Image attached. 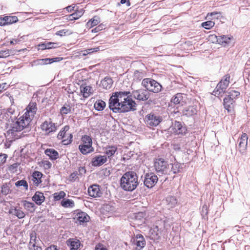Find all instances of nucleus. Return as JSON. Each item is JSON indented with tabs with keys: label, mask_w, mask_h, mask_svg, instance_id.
Instances as JSON below:
<instances>
[{
	"label": "nucleus",
	"mask_w": 250,
	"mask_h": 250,
	"mask_svg": "<svg viewBox=\"0 0 250 250\" xmlns=\"http://www.w3.org/2000/svg\"><path fill=\"white\" fill-rule=\"evenodd\" d=\"M30 123L29 119H25L22 116L17 119L15 122L13 120L12 122H11L9 126V128L7 131V136H9L12 139H17V133L26 128Z\"/></svg>",
	"instance_id": "2"
},
{
	"label": "nucleus",
	"mask_w": 250,
	"mask_h": 250,
	"mask_svg": "<svg viewBox=\"0 0 250 250\" xmlns=\"http://www.w3.org/2000/svg\"><path fill=\"white\" fill-rule=\"evenodd\" d=\"M165 222L162 220H160L156 221L153 227H157L158 231L162 232L165 229Z\"/></svg>",
	"instance_id": "44"
},
{
	"label": "nucleus",
	"mask_w": 250,
	"mask_h": 250,
	"mask_svg": "<svg viewBox=\"0 0 250 250\" xmlns=\"http://www.w3.org/2000/svg\"><path fill=\"white\" fill-rule=\"evenodd\" d=\"M138 184V176L133 171L125 172L120 180L121 187L125 191H132L134 190L136 188Z\"/></svg>",
	"instance_id": "1"
},
{
	"label": "nucleus",
	"mask_w": 250,
	"mask_h": 250,
	"mask_svg": "<svg viewBox=\"0 0 250 250\" xmlns=\"http://www.w3.org/2000/svg\"><path fill=\"white\" fill-rule=\"evenodd\" d=\"M66 196V193L63 191H60L59 192H55L53 194V201H58L64 198Z\"/></svg>",
	"instance_id": "37"
},
{
	"label": "nucleus",
	"mask_w": 250,
	"mask_h": 250,
	"mask_svg": "<svg viewBox=\"0 0 250 250\" xmlns=\"http://www.w3.org/2000/svg\"><path fill=\"white\" fill-rule=\"evenodd\" d=\"M80 152L84 155L87 154L93 151V147L91 145H80L79 146Z\"/></svg>",
	"instance_id": "33"
},
{
	"label": "nucleus",
	"mask_w": 250,
	"mask_h": 250,
	"mask_svg": "<svg viewBox=\"0 0 250 250\" xmlns=\"http://www.w3.org/2000/svg\"><path fill=\"white\" fill-rule=\"evenodd\" d=\"M59 46H60L59 43L57 42H47L39 44L38 49L42 50L45 49H51L56 48Z\"/></svg>",
	"instance_id": "22"
},
{
	"label": "nucleus",
	"mask_w": 250,
	"mask_h": 250,
	"mask_svg": "<svg viewBox=\"0 0 250 250\" xmlns=\"http://www.w3.org/2000/svg\"><path fill=\"white\" fill-rule=\"evenodd\" d=\"M248 137L246 133H243L238 139V150L241 153H244L247 148Z\"/></svg>",
	"instance_id": "15"
},
{
	"label": "nucleus",
	"mask_w": 250,
	"mask_h": 250,
	"mask_svg": "<svg viewBox=\"0 0 250 250\" xmlns=\"http://www.w3.org/2000/svg\"><path fill=\"white\" fill-rule=\"evenodd\" d=\"M146 215V211H140L134 214V219L143 222L145 219Z\"/></svg>",
	"instance_id": "43"
},
{
	"label": "nucleus",
	"mask_w": 250,
	"mask_h": 250,
	"mask_svg": "<svg viewBox=\"0 0 250 250\" xmlns=\"http://www.w3.org/2000/svg\"><path fill=\"white\" fill-rule=\"evenodd\" d=\"M184 96H186V95L181 93H177L173 96L170 102L174 104H181L183 105L184 104L186 103Z\"/></svg>",
	"instance_id": "25"
},
{
	"label": "nucleus",
	"mask_w": 250,
	"mask_h": 250,
	"mask_svg": "<svg viewBox=\"0 0 250 250\" xmlns=\"http://www.w3.org/2000/svg\"><path fill=\"white\" fill-rule=\"evenodd\" d=\"M228 94L229 95L227 97H230L233 100L234 99L237 98L240 95V92L238 91L230 88L229 89Z\"/></svg>",
	"instance_id": "42"
},
{
	"label": "nucleus",
	"mask_w": 250,
	"mask_h": 250,
	"mask_svg": "<svg viewBox=\"0 0 250 250\" xmlns=\"http://www.w3.org/2000/svg\"><path fill=\"white\" fill-rule=\"evenodd\" d=\"M104 29V25L103 23L98 24L95 28L92 29V33H97Z\"/></svg>",
	"instance_id": "53"
},
{
	"label": "nucleus",
	"mask_w": 250,
	"mask_h": 250,
	"mask_svg": "<svg viewBox=\"0 0 250 250\" xmlns=\"http://www.w3.org/2000/svg\"><path fill=\"white\" fill-rule=\"evenodd\" d=\"M77 172H74L71 173L69 177V180L71 181H75L78 178Z\"/></svg>",
	"instance_id": "61"
},
{
	"label": "nucleus",
	"mask_w": 250,
	"mask_h": 250,
	"mask_svg": "<svg viewBox=\"0 0 250 250\" xmlns=\"http://www.w3.org/2000/svg\"><path fill=\"white\" fill-rule=\"evenodd\" d=\"M95 250H107L106 248L104 247L103 245L99 244L96 246Z\"/></svg>",
	"instance_id": "63"
},
{
	"label": "nucleus",
	"mask_w": 250,
	"mask_h": 250,
	"mask_svg": "<svg viewBox=\"0 0 250 250\" xmlns=\"http://www.w3.org/2000/svg\"><path fill=\"white\" fill-rule=\"evenodd\" d=\"M221 13L219 12H213L209 13H208L207 15V17H212L214 16L215 18L216 19H219V17L221 16Z\"/></svg>",
	"instance_id": "60"
},
{
	"label": "nucleus",
	"mask_w": 250,
	"mask_h": 250,
	"mask_svg": "<svg viewBox=\"0 0 250 250\" xmlns=\"http://www.w3.org/2000/svg\"><path fill=\"white\" fill-rule=\"evenodd\" d=\"M130 92L119 91L113 93L109 100V107L115 112L119 111V107L129 96Z\"/></svg>",
	"instance_id": "3"
},
{
	"label": "nucleus",
	"mask_w": 250,
	"mask_h": 250,
	"mask_svg": "<svg viewBox=\"0 0 250 250\" xmlns=\"http://www.w3.org/2000/svg\"><path fill=\"white\" fill-rule=\"evenodd\" d=\"M131 242L136 246L137 250H142L146 246V240L142 234H137L132 238Z\"/></svg>",
	"instance_id": "14"
},
{
	"label": "nucleus",
	"mask_w": 250,
	"mask_h": 250,
	"mask_svg": "<svg viewBox=\"0 0 250 250\" xmlns=\"http://www.w3.org/2000/svg\"><path fill=\"white\" fill-rule=\"evenodd\" d=\"M80 93L84 98L89 97L93 93L92 88L86 84H82L80 87Z\"/></svg>",
	"instance_id": "21"
},
{
	"label": "nucleus",
	"mask_w": 250,
	"mask_h": 250,
	"mask_svg": "<svg viewBox=\"0 0 250 250\" xmlns=\"http://www.w3.org/2000/svg\"><path fill=\"white\" fill-rule=\"evenodd\" d=\"M38 64H47L51 63L50 58H46L43 59H40L37 61Z\"/></svg>",
	"instance_id": "56"
},
{
	"label": "nucleus",
	"mask_w": 250,
	"mask_h": 250,
	"mask_svg": "<svg viewBox=\"0 0 250 250\" xmlns=\"http://www.w3.org/2000/svg\"><path fill=\"white\" fill-rule=\"evenodd\" d=\"M10 189L7 184H3L1 187V192L4 195H7L9 193Z\"/></svg>",
	"instance_id": "54"
},
{
	"label": "nucleus",
	"mask_w": 250,
	"mask_h": 250,
	"mask_svg": "<svg viewBox=\"0 0 250 250\" xmlns=\"http://www.w3.org/2000/svg\"><path fill=\"white\" fill-rule=\"evenodd\" d=\"M135 104V102L133 101L130 97H129V98L126 99L125 101V102L122 104V105L120 106L119 111H117V112H125L131 110H134Z\"/></svg>",
	"instance_id": "11"
},
{
	"label": "nucleus",
	"mask_w": 250,
	"mask_h": 250,
	"mask_svg": "<svg viewBox=\"0 0 250 250\" xmlns=\"http://www.w3.org/2000/svg\"><path fill=\"white\" fill-rule=\"evenodd\" d=\"M142 84L147 91L153 93H158L161 91L162 88L160 83L150 78L143 79Z\"/></svg>",
	"instance_id": "4"
},
{
	"label": "nucleus",
	"mask_w": 250,
	"mask_h": 250,
	"mask_svg": "<svg viewBox=\"0 0 250 250\" xmlns=\"http://www.w3.org/2000/svg\"><path fill=\"white\" fill-rule=\"evenodd\" d=\"M211 37H214V35H211ZM214 37L217 38V41L218 43L222 45L229 43L230 40L229 37L225 35L219 36L218 37L214 36Z\"/></svg>",
	"instance_id": "35"
},
{
	"label": "nucleus",
	"mask_w": 250,
	"mask_h": 250,
	"mask_svg": "<svg viewBox=\"0 0 250 250\" xmlns=\"http://www.w3.org/2000/svg\"><path fill=\"white\" fill-rule=\"evenodd\" d=\"M84 11L83 9H80V10H77L74 13L72 14L73 17L75 20L79 19L81 18L83 14Z\"/></svg>",
	"instance_id": "50"
},
{
	"label": "nucleus",
	"mask_w": 250,
	"mask_h": 250,
	"mask_svg": "<svg viewBox=\"0 0 250 250\" xmlns=\"http://www.w3.org/2000/svg\"><path fill=\"white\" fill-rule=\"evenodd\" d=\"M15 214L20 219L23 218L25 216L24 212L20 209H15Z\"/></svg>",
	"instance_id": "55"
},
{
	"label": "nucleus",
	"mask_w": 250,
	"mask_h": 250,
	"mask_svg": "<svg viewBox=\"0 0 250 250\" xmlns=\"http://www.w3.org/2000/svg\"><path fill=\"white\" fill-rule=\"evenodd\" d=\"M23 206L26 210L30 212H33L35 210V205L32 202L24 201L23 202Z\"/></svg>",
	"instance_id": "38"
},
{
	"label": "nucleus",
	"mask_w": 250,
	"mask_h": 250,
	"mask_svg": "<svg viewBox=\"0 0 250 250\" xmlns=\"http://www.w3.org/2000/svg\"><path fill=\"white\" fill-rule=\"evenodd\" d=\"M18 167V164L17 163H14L12 165H11L8 167V170L9 171L14 172L17 170V168Z\"/></svg>",
	"instance_id": "59"
},
{
	"label": "nucleus",
	"mask_w": 250,
	"mask_h": 250,
	"mask_svg": "<svg viewBox=\"0 0 250 250\" xmlns=\"http://www.w3.org/2000/svg\"><path fill=\"white\" fill-rule=\"evenodd\" d=\"M225 92L226 91L223 89V88L217 85L212 94L216 97H221Z\"/></svg>",
	"instance_id": "40"
},
{
	"label": "nucleus",
	"mask_w": 250,
	"mask_h": 250,
	"mask_svg": "<svg viewBox=\"0 0 250 250\" xmlns=\"http://www.w3.org/2000/svg\"><path fill=\"white\" fill-rule=\"evenodd\" d=\"M88 195L92 197H100L102 194L100 186L98 185H93L88 188Z\"/></svg>",
	"instance_id": "19"
},
{
	"label": "nucleus",
	"mask_w": 250,
	"mask_h": 250,
	"mask_svg": "<svg viewBox=\"0 0 250 250\" xmlns=\"http://www.w3.org/2000/svg\"><path fill=\"white\" fill-rule=\"evenodd\" d=\"M7 155L6 154L1 153L0 154V166L2 165L6 162Z\"/></svg>",
	"instance_id": "58"
},
{
	"label": "nucleus",
	"mask_w": 250,
	"mask_h": 250,
	"mask_svg": "<svg viewBox=\"0 0 250 250\" xmlns=\"http://www.w3.org/2000/svg\"><path fill=\"white\" fill-rule=\"evenodd\" d=\"M43 174L39 171H35L31 175L32 185L34 188L38 187L42 183Z\"/></svg>",
	"instance_id": "16"
},
{
	"label": "nucleus",
	"mask_w": 250,
	"mask_h": 250,
	"mask_svg": "<svg viewBox=\"0 0 250 250\" xmlns=\"http://www.w3.org/2000/svg\"><path fill=\"white\" fill-rule=\"evenodd\" d=\"M77 221L80 224L84 222H87L89 221V216L84 212H78L76 214Z\"/></svg>",
	"instance_id": "30"
},
{
	"label": "nucleus",
	"mask_w": 250,
	"mask_h": 250,
	"mask_svg": "<svg viewBox=\"0 0 250 250\" xmlns=\"http://www.w3.org/2000/svg\"><path fill=\"white\" fill-rule=\"evenodd\" d=\"M197 107L196 105H189L185 108L183 111L184 115L187 117H191L197 113Z\"/></svg>",
	"instance_id": "24"
},
{
	"label": "nucleus",
	"mask_w": 250,
	"mask_h": 250,
	"mask_svg": "<svg viewBox=\"0 0 250 250\" xmlns=\"http://www.w3.org/2000/svg\"><path fill=\"white\" fill-rule=\"evenodd\" d=\"M26 112L24 113L22 116H23L26 119V118H28L29 119V122H31L37 110L36 103L30 102L26 108Z\"/></svg>",
	"instance_id": "10"
},
{
	"label": "nucleus",
	"mask_w": 250,
	"mask_h": 250,
	"mask_svg": "<svg viewBox=\"0 0 250 250\" xmlns=\"http://www.w3.org/2000/svg\"><path fill=\"white\" fill-rule=\"evenodd\" d=\"M62 206L64 208H72L74 206V202L69 199H63L61 203Z\"/></svg>",
	"instance_id": "39"
},
{
	"label": "nucleus",
	"mask_w": 250,
	"mask_h": 250,
	"mask_svg": "<svg viewBox=\"0 0 250 250\" xmlns=\"http://www.w3.org/2000/svg\"><path fill=\"white\" fill-rule=\"evenodd\" d=\"M101 22V19L98 16H94L89 20L86 23V26L91 28L95 26L98 25Z\"/></svg>",
	"instance_id": "34"
},
{
	"label": "nucleus",
	"mask_w": 250,
	"mask_h": 250,
	"mask_svg": "<svg viewBox=\"0 0 250 250\" xmlns=\"http://www.w3.org/2000/svg\"><path fill=\"white\" fill-rule=\"evenodd\" d=\"M161 234V232L158 231L157 227H152L149 230L150 237L154 240L159 239Z\"/></svg>",
	"instance_id": "31"
},
{
	"label": "nucleus",
	"mask_w": 250,
	"mask_h": 250,
	"mask_svg": "<svg viewBox=\"0 0 250 250\" xmlns=\"http://www.w3.org/2000/svg\"><path fill=\"white\" fill-rule=\"evenodd\" d=\"M18 18L15 16H6L0 17V26H5L17 22Z\"/></svg>",
	"instance_id": "18"
},
{
	"label": "nucleus",
	"mask_w": 250,
	"mask_h": 250,
	"mask_svg": "<svg viewBox=\"0 0 250 250\" xmlns=\"http://www.w3.org/2000/svg\"><path fill=\"white\" fill-rule=\"evenodd\" d=\"M69 126L66 125L62 128L58 134V139L61 140V143L64 145H68L73 141V135L69 132Z\"/></svg>",
	"instance_id": "5"
},
{
	"label": "nucleus",
	"mask_w": 250,
	"mask_h": 250,
	"mask_svg": "<svg viewBox=\"0 0 250 250\" xmlns=\"http://www.w3.org/2000/svg\"><path fill=\"white\" fill-rule=\"evenodd\" d=\"M112 79L109 77H106L101 81L100 86L103 89L109 90L112 87Z\"/></svg>",
	"instance_id": "28"
},
{
	"label": "nucleus",
	"mask_w": 250,
	"mask_h": 250,
	"mask_svg": "<svg viewBox=\"0 0 250 250\" xmlns=\"http://www.w3.org/2000/svg\"><path fill=\"white\" fill-rule=\"evenodd\" d=\"M105 103L104 101L102 100H98L95 103L94 107L96 110L98 111H102L104 110L105 107Z\"/></svg>",
	"instance_id": "36"
},
{
	"label": "nucleus",
	"mask_w": 250,
	"mask_h": 250,
	"mask_svg": "<svg viewBox=\"0 0 250 250\" xmlns=\"http://www.w3.org/2000/svg\"><path fill=\"white\" fill-rule=\"evenodd\" d=\"M55 34L60 37L65 36L66 35L70 34L69 31L68 29H62L57 31Z\"/></svg>",
	"instance_id": "52"
},
{
	"label": "nucleus",
	"mask_w": 250,
	"mask_h": 250,
	"mask_svg": "<svg viewBox=\"0 0 250 250\" xmlns=\"http://www.w3.org/2000/svg\"><path fill=\"white\" fill-rule=\"evenodd\" d=\"M32 200L38 205H41L45 200L43 193L40 191H36L32 197Z\"/></svg>",
	"instance_id": "27"
},
{
	"label": "nucleus",
	"mask_w": 250,
	"mask_h": 250,
	"mask_svg": "<svg viewBox=\"0 0 250 250\" xmlns=\"http://www.w3.org/2000/svg\"><path fill=\"white\" fill-rule=\"evenodd\" d=\"M45 154L48 156L51 160H54L59 157L58 152L53 148H47L44 151Z\"/></svg>",
	"instance_id": "32"
},
{
	"label": "nucleus",
	"mask_w": 250,
	"mask_h": 250,
	"mask_svg": "<svg viewBox=\"0 0 250 250\" xmlns=\"http://www.w3.org/2000/svg\"><path fill=\"white\" fill-rule=\"evenodd\" d=\"M234 100L230 98V97H226L224 99V106L228 112L234 113V110L233 108Z\"/></svg>",
	"instance_id": "23"
},
{
	"label": "nucleus",
	"mask_w": 250,
	"mask_h": 250,
	"mask_svg": "<svg viewBox=\"0 0 250 250\" xmlns=\"http://www.w3.org/2000/svg\"><path fill=\"white\" fill-rule=\"evenodd\" d=\"M99 50H100L99 47H96V48L87 49V50L84 51V53H83V55L85 56V55H87L88 54H90V53H92L93 52H98Z\"/></svg>",
	"instance_id": "57"
},
{
	"label": "nucleus",
	"mask_w": 250,
	"mask_h": 250,
	"mask_svg": "<svg viewBox=\"0 0 250 250\" xmlns=\"http://www.w3.org/2000/svg\"><path fill=\"white\" fill-rule=\"evenodd\" d=\"M14 53L9 49L2 50L0 51V58H6Z\"/></svg>",
	"instance_id": "47"
},
{
	"label": "nucleus",
	"mask_w": 250,
	"mask_h": 250,
	"mask_svg": "<svg viewBox=\"0 0 250 250\" xmlns=\"http://www.w3.org/2000/svg\"><path fill=\"white\" fill-rule=\"evenodd\" d=\"M15 116H13L12 112L7 111H3L0 114V125L2 128L8 129L9 126L15 119Z\"/></svg>",
	"instance_id": "8"
},
{
	"label": "nucleus",
	"mask_w": 250,
	"mask_h": 250,
	"mask_svg": "<svg viewBox=\"0 0 250 250\" xmlns=\"http://www.w3.org/2000/svg\"><path fill=\"white\" fill-rule=\"evenodd\" d=\"M177 165H174L172 166L171 169L173 173L175 174L179 172V170L177 168Z\"/></svg>",
	"instance_id": "64"
},
{
	"label": "nucleus",
	"mask_w": 250,
	"mask_h": 250,
	"mask_svg": "<svg viewBox=\"0 0 250 250\" xmlns=\"http://www.w3.org/2000/svg\"><path fill=\"white\" fill-rule=\"evenodd\" d=\"M162 120L161 116L156 115L153 113H150L146 116L145 122L149 127H153L159 125Z\"/></svg>",
	"instance_id": "9"
},
{
	"label": "nucleus",
	"mask_w": 250,
	"mask_h": 250,
	"mask_svg": "<svg viewBox=\"0 0 250 250\" xmlns=\"http://www.w3.org/2000/svg\"><path fill=\"white\" fill-rule=\"evenodd\" d=\"M40 128L43 134L48 136L56 131L57 125L51 119H49L42 122Z\"/></svg>",
	"instance_id": "6"
},
{
	"label": "nucleus",
	"mask_w": 250,
	"mask_h": 250,
	"mask_svg": "<svg viewBox=\"0 0 250 250\" xmlns=\"http://www.w3.org/2000/svg\"><path fill=\"white\" fill-rule=\"evenodd\" d=\"M36 233L35 232H32L30 233V240L29 243V247L31 248L32 247H35L36 244Z\"/></svg>",
	"instance_id": "46"
},
{
	"label": "nucleus",
	"mask_w": 250,
	"mask_h": 250,
	"mask_svg": "<svg viewBox=\"0 0 250 250\" xmlns=\"http://www.w3.org/2000/svg\"><path fill=\"white\" fill-rule=\"evenodd\" d=\"M154 167L158 173L167 174L169 169V165L163 158H156L154 161Z\"/></svg>",
	"instance_id": "7"
},
{
	"label": "nucleus",
	"mask_w": 250,
	"mask_h": 250,
	"mask_svg": "<svg viewBox=\"0 0 250 250\" xmlns=\"http://www.w3.org/2000/svg\"><path fill=\"white\" fill-rule=\"evenodd\" d=\"M70 112H71V107L69 104H65L60 109V113L62 116L66 115Z\"/></svg>",
	"instance_id": "41"
},
{
	"label": "nucleus",
	"mask_w": 250,
	"mask_h": 250,
	"mask_svg": "<svg viewBox=\"0 0 250 250\" xmlns=\"http://www.w3.org/2000/svg\"><path fill=\"white\" fill-rule=\"evenodd\" d=\"M15 186L17 187L23 186L25 190L28 189V185L26 181L24 180H19L15 183Z\"/></svg>",
	"instance_id": "49"
},
{
	"label": "nucleus",
	"mask_w": 250,
	"mask_h": 250,
	"mask_svg": "<svg viewBox=\"0 0 250 250\" xmlns=\"http://www.w3.org/2000/svg\"><path fill=\"white\" fill-rule=\"evenodd\" d=\"M67 246L70 250H78L81 245L79 240L74 238H70L66 241Z\"/></svg>",
	"instance_id": "26"
},
{
	"label": "nucleus",
	"mask_w": 250,
	"mask_h": 250,
	"mask_svg": "<svg viewBox=\"0 0 250 250\" xmlns=\"http://www.w3.org/2000/svg\"><path fill=\"white\" fill-rule=\"evenodd\" d=\"M157 176L153 173H148L145 175L144 185L148 188L153 187L157 183Z\"/></svg>",
	"instance_id": "12"
},
{
	"label": "nucleus",
	"mask_w": 250,
	"mask_h": 250,
	"mask_svg": "<svg viewBox=\"0 0 250 250\" xmlns=\"http://www.w3.org/2000/svg\"><path fill=\"white\" fill-rule=\"evenodd\" d=\"M171 133L175 135H184L187 132L186 127L182 125V124L178 121H175L171 127Z\"/></svg>",
	"instance_id": "13"
},
{
	"label": "nucleus",
	"mask_w": 250,
	"mask_h": 250,
	"mask_svg": "<svg viewBox=\"0 0 250 250\" xmlns=\"http://www.w3.org/2000/svg\"><path fill=\"white\" fill-rule=\"evenodd\" d=\"M134 97L140 101H146L149 98V93L146 89H139L133 92Z\"/></svg>",
	"instance_id": "17"
},
{
	"label": "nucleus",
	"mask_w": 250,
	"mask_h": 250,
	"mask_svg": "<svg viewBox=\"0 0 250 250\" xmlns=\"http://www.w3.org/2000/svg\"><path fill=\"white\" fill-rule=\"evenodd\" d=\"M117 146L115 145H108L104 147V153L106 157L110 158L113 156L117 151Z\"/></svg>",
	"instance_id": "29"
},
{
	"label": "nucleus",
	"mask_w": 250,
	"mask_h": 250,
	"mask_svg": "<svg viewBox=\"0 0 250 250\" xmlns=\"http://www.w3.org/2000/svg\"><path fill=\"white\" fill-rule=\"evenodd\" d=\"M230 75L229 74H227L223 77V78L220 82H221L222 83L225 84L227 87H228L229 83H230Z\"/></svg>",
	"instance_id": "51"
},
{
	"label": "nucleus",
	"mask_w": 250,
	"mask_h": 250,
	"mask_svg": "<svg viewBox=\"0 0 250 250\" xmlns=\"http://www.w3.org/2000/svg\"><path fill=\"white\" fill-rule=\"evenodd\" d=\"M82 142H83L82 145H87L92 146V140L91 137L84 135L82 137Z\"/></svg>",
	"instance_id": "45"
},
{
	"label": "nucleus",
	"mask_w": 250,
	"mask_h": 250,
	"mask_svg": "<svg viewBox=\"0 0 250 250\" xmlns=\"http://www.w3.org/2000/svg\"><path fill=\"white\" fill-rule=\"evenodd\" d=\"M134 77L137 79H141L144 77V74L142 72L136 71L134 73Z\"/></svg>",
	"instance_id": "62"
},
{
	"label": "nucleus",
	"mask_w": 250,
	"mask_h": 250,
	"mask_svg": "<svg viewBox=\"0 0 250 250\" xmlns=\"http://www.w3.org/2000/svg\"><path fill=\"white\" fill-rule=\"evenodd\" d=\"M214 25L215 22L211 21L203 22L201 24L202 26L206 29H210L214 26Z\"/></svg>",
	"instance_id": "48"
},
{
	"label": "nucleus",
	"mask_w": 250,
	"mask_h": 250,
	"mask_svg": "<svg viewBox=\"0 0 250 250\" xmlns=\"http://www.w3.org/2000/svg\"><path fill=\"white\" fill-rule=\"evenodd\" d=\"M107 162V157L104 155H98L93 158L91 164L94 167H99Z\"/></svg>",
	"instance_id": "20"
}]
</instances>
